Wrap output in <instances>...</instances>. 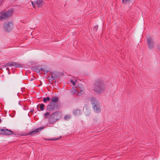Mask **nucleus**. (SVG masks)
I'll return each instance as SVG.
<instances>
[{
	"mask_svg": "<svg viewBox=\"0 0 160 160\" xmlns=\"http://www.w3.org/2000/svg\"><path fill=\"white\" fill-rule=\"evenodd\" d=\"M32 6L33 7V8H35V4L34 3H33V2H32Z\"/></svg>",
	"mask_w": 160,
	"mask_h": 160,
	"instance_id": "nucleus-26",
	"label": "nucleus"
},
{
	"mask_svg": "<svg viewBox=\"0 0 160 160\" xmlns=\"http://www.w3.org/2000/svg\"><path fill=\"white\" fill-rule=\"evenodd\" d=\"M158 49L160 50V46L158 47Z\"/></svg>",
	"mask_w": 160,
	"mask_h": 160,
	"instance_id": "nucleus-28",
	"label": "nucleus"
},
{
	"mask_svg": "<svg viewBox=\"0 0 160 160\" xmlns=\"http://www.w3.org/2000/svg\"><path fill=\"white\" fill-rule=\"evenodd\" d=\"M35 3L38 5V8H39L42 5L43 2L42 0H38L35 2Z\"/></svg>",
	"mask_w": 160,
	"mask_h": 160,
	"instance_id": "nucleus-14",
	"label": "nucleus"
},
{
	"mask_svg": "<svg viewBox=\"0 0 160 160\" xmlns=\"http://www.w3.org/2000/svg\"><path fill=\"white\" fill-rule=\"evenodd\" d=\"M58 138H57V139H48V140H53V141H54V140H57V139H58Z\"/></svg>",
	"mask_w": 160,
	"mask_h": 160,
	"instance_id": "nucleus-25",
	"label": "nucleus"
},
{
	"mask_svg": "<svg viewBox=\"0 0 160 160\" xmlns=\"http://www.w3.org/2000/svg\"><path fill=\"white\" fill-rule=\"evenodd\" d=\"M32 70L38 73H40V71L44 70L40 66L33 67L32 68Z\"/></svg>",
	"mask_w": 160,
	"mask_h": 160,
	"instance_id": "nucleus-11",
	"label": "nucleus"
},
{
	"mask_svg": "<svg viewBox=\"0 0 160 160\" xmlns=\"http://www.w3.org/2000/svg\"><path fill=\"white\" fill-rule=\"evenodd\" d=\"M105 85L102 81L100 79H97L94 84V90L96 93L99 94L104 92Z\"/></svg>",
	"mask_w": 160,
	"mask_h": 160,
	"instance_id": "nucleus-2",
	"label": "nucleus"
},
{
	"mask_svg": "<svg viewBox=\"0 0 160 160\" xmlns=\"http://www.w3.org/2000/svg\"><path fill=\"white\" fill-rule=\"evenodd\" d=\"M44 128L43 127H40L39 128H37L36 129H34L32 131H31L28 134V135H33L37 132H38L41 131L42 129Z\"/></svg>",
	"mask_w": 160,
	"mask_h": 160,
	"instance_id": "nucleus-10",
	"label": "nucleus"
},
{
	"mask_svg": "<svg viewBox=\"0 0 160 160\" xmlns=\"http://www.w3.org/2000/svg\"><path fill=\"white\" fill-rule=\"evenodd\" d=\"M58 97H52L50 102L47 106V109L50 112L59 109L60 107V105L58 102Z\"/></svg>",
	"mask_w": 160,
	"mask_h": 160,
	"instance_id": "nucleus-1",
	"label": "nucleus"
},
{
	"mask_svg": "<svg viewBox=\"0 0 160 160\" xmlns=\"http://www.w3.org/2000/svg\"><path fill=\"white\" fill-rule=\"evenodd\" d=\"M1 122V120L0 119V122Z\"/></svg>",
	"mask_w": 160,
	"mask_h": 160,
	"instance_id": "nucleus-30",
	"label": "nucleus"
},
{
	"mask_svg": "<svg viewBox=\"0 0 160 160\" xmlns=\"http://www.w3.org/2000/svg\"><path fill=\"white\" fill-rule=\"evenodd\" d=\"M50 112H47L44 114V116L45 118H47L50 115Z\"/></svg>",
	"mask_w": 160,
	"mask_h": 160,
	"instance_id": "nucleus-18",
	"label": "nucleus"
},
{
	"mask_svg": "<svg viewBox=\"0 0 160 160\" xmlns=\"http://www.w3.org/2000/svg\"><path fill=\"white\" fill-rule=\"evenodd\" d=\"M6 69L8 71H9V68H8V67L7 68H6Z\"/></svg>",
	"mask_w": 160,
	"mask_h": 160,
	"instance_id": "nucleus-27",
	"label": "nucleus"
},
{
	"mask_svg": "<svg viewBox=\"0 0 160 160\" xmlns=\"http://www.w3.org/2000/svg\"><path fill=\"white\" fill-rule=\"evenodd\" d=\"M92 104L93 105V108L95 111L97 112H101V109L99 105V102L95 98H93L91 100Z\"/></svg>",
	"mask_w": 160,
	"mask_h": 160,
	"instance_id": "nucleus-8",
	"label": "nucleus"
},
{
	"mask_svg": "<svg viewBox=\"0 0 160 160\" xmlns=\"http://www.w3.org/2000/svg\"><path fill=\"white\" fill-rule=\"evenodd\" d=\"M60 117L59 112L57 111L52 114L49 118V122L50 123H53L59 120Z\"/></svg>",
	"mask_w": 160,
	"mask_h": 160,
	"instance_id": "nucleus-3",
	"label": "nucleus"
},
{
	"mask_svg": "<svg viewBox=\"0 0 160 160\" xmlns=\"http://www.w3.org/2000/svg\"><path fill=\"white\" fill-rule=\"evenodd\" d=\"M9 63L10 64V67L14 66L17 68L21 67L19 63H17L14 62H9Z\"/></svg>",
	"mask_w": 160,
	"mask_h": 160,
	"instance_id": "nucleus-13",
	"label": "nucleus"
},
{
	"mask_svg": "<svg viewBox=\"0 0 160 160\" xmlns=\"http://www.w3.org/2000/svg\"><path fill=\"white\" fill-rule=\"evenodd\" d=\"M3 135H10L13 134V132L11 130L7 129H4Z\"/></svg>",
	"mask_w": 160,
	"mask_h": 160,
	"instance_id": "nucleus-12",
	"label": "nucleus"
},
{
	"mask_svg": "<svg viewBox=\"0 0 160 160\" xmlns=\"http://www.w3.org/2000/svg\"><path fill=\"white\" fill-rule=\"evenodd\" d=\"M73 112L75 115H79L80 114L81 112L79 109H75L73 111Z\"/></svg>",
	"mask_w": 160,
	"mask_h": 160,
	"instance_id": "nucleus-15",
	"label": "nucleus"
},
{
	"mask_svg": "<svg viewBox=\"0 0 160 160\" xmlns=\"http://www.w3.org/2000/svg\"><path fill=\"white\" fill-rule=\"evenodd\" d=\"M42 71H44V72H45H45H46V73H47V72H49V70H45L44 69V70H42Z\"/></svg>",
	"mask_w": 160,
	"mask_h": 160,
	"instance_id": "nucleus-24",
	"label": "nucleus"
},
{
	"mask_svg": "<svg viewBox=\"0 0 160 160\" xmlns=\"http://www.w3.org/2000/svg\"><path fill=\"white\" fill-rule=\"evenodd\" d=\"M13 12L12 9H10L8 11L2 12L0 13V19L2 20L3 19H6L10 17Z\"/></svg>",
	"mask_w": 160,
	"mask_h": 160,
	"instance_id": "nucleus-4",
	"label": "nucleus"
},
{
	"mask_svg": "<svg viewBox=\"0 0 160 160\" xmlns=\"http://www.w3.org/2000/svg\"><path fill=\"white\" fill-rule=\"evenodd\" d=\"M40 105L39 108H40V109L41 111H43L44 110V108L45 106L43 104H40L39 105H38L37 106V108L38 109V107Z\"/></svg>",
	"mask_w": 160,
	"mask_h": 160,
	"instance_id": "nucleus-16",
	"label": "nucleus"
},
{
	"mask_svg": "<svg viewBox=\"0 0 160 160\" xmlns=\"http://www.w3.org/2000/svg\"><path fill=\"white\" fill-rule=\"evenodd\" d=\"M73 84V85H75V82L73 81L72 80H71L70 81Z\"/></svg>",
	"mask_w": 160,
	"mask_h": 160,
	"instance_id": "nucleus-23",
	"label": "nucleus"
},
{
	"mask_svg": "<svg viewBox=\"0 0 160 160\" xmlns=\"http://www.w3.org/2000/svg\"><path fill=\"white\" fill-rule=\"evenodd\" d=\"M50 100L49 97H47L46 98H44L43 99V101L44 102H46L47 101H49Z\"/></svg>",
	"mask_w": 160,
	"mask_h": 160,
	"instance_id": "nucleus-17",
	"label": "nucleus"
},
{
	"mask_svg": "<svg viewBox=\"0 0 160 160\" xmlns=\"http://www.w3.org/2000/svg\"><path fill=\"white\" fill-rule=\"evenodd\" d=\"M1 4H2L1 2H0V6H1Z\"/></svg>",
	"mask_w": 160,
	"mask_h": 160,
	"instance_id": "nucleus-29",
	"label": "nucleus"
},
{
	"mask_svg": "<svg viewBox=\"0 0 160 160\" xmlns=\"http://www.w3.org/2000/svg\"><path fill=\"white\" fill-rule=\"evenodd\" d=\"M7 66H9V67H10V64L9 62H8V63H6L5 65L3 66V67L4 68H5V67H6Z\"/></svg>",
	"mask_w": 160,
	"mask_h": 160,
	"instance_id": "nucleus-21",
	"label": "nucleus"
},
{
	"mask_svg": "<svg viewBox=\"0 0 160 160\" xmlns=\"http://www.w3.org/2000/svg\"><path fill=\"white\" fill-rule=\"evenodd\" d=\"M130 0H122V2L125 4H127L129 3Z\"/></svg>",
	"mask_w": 160,
	"mask_h": 160,
	"instance_id": "nucleus-19",
	"label": "nucleus"
},
{
	"mask_svg": "<svg viewBox=\"0 0 160 160\" xmlns=\"http://www.w3.org/2000/svg\"><path fill=\"white\" fill-rule=\"evenodd\" d=\"M50 76L47 78L49 82H52L57 78H59L60 76L59 72H50L49 73Z\"/></svg>",
	"mask_w": 160,
	"mask_h": 160,
	"instance_id": "nucleus-7",
	"label": "nucleus"
},
{
	"mask_svg": "<svg viewBox=\"0 0 160 160\" xmlns=\"http://www.w3.org/2000/svg\"><path fill=\"white\" fill-rule=\"evenodd\" d=\"M148 48L152 49L154 46L153 41L152 38L150 37H148L147 39Z\"/></svg>",
	"mask_w": 160,
	"mask_h": 160,
	"instance_id": "nucleus-9",
	"label": "nucleus"
},
{
	"mask_svg": "<svg viewBox=\"0 0 160 160\" xmlns=\"http://www.w3.org/2000/svg\"><path fill=\"white\" fill-rule=\"evenodd\" d=\"M4 129L0 128V135H3L4 133Z\"/></svg>",
	"mask_w": 160,
	"mask_h": 160,
	"instance_id": "nucleus-20",
	"label": "nucleus"
},
{
	"mask_svg": "<svg viewBox=\"0 0 160 160\" xmlns=\"http://www.w3.org/2000/svg\"><path fill=\"white\" fill-rule=\"evenodd\" d=\"M79 89L77 91L75 88H72L71 91L72 94V95L76 94V96L78 95V94H80V95L84 93V90L83 88V87L82 84H80L78 85Z\"/></svg>",
	"mask_w": 160,
	"mask_h": 160,
	"instance_id": "nucleus-6",
	"label": "nucleus"
},
{
	"mask_svg": "<svg viewBox=\"0 0 160 160\" xmlns=\"http://www.w3.org/2000/svg\"><path fill=\"white\" fill-rule=\"evenodd\" d=\"M14 24L12 22H5L3 26V28L6 32H10L12 29Z\"/></svg>",
	"mask_w": 160,
	"mask_h": 160,
	"instance_id": "nucleus-5",
	"label": "nucleus"
},
{
	"mask_svg": "<svg viewBox=\"0 0 160 160\" xmlns=\"http://www.w3.org/2000/svg\"><path fill=\"white\" fill-rule=\"evenodd\" d=\"M70 116L69 115H66L64 117V118L65 119H67L70 118Z\"/></svg>",
	"mask_w": 160,
	"mask_h": 160,
	"instance_id": "nucleus-22",
	"label": "nucleus"
}]
</instances>
